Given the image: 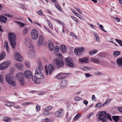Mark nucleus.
Wrapping results in <instances>:
<instances>
[{
  "label": "nucleus",
  "mask_w": 122,
  "mask_h": 122,
  "mask_svg": "<svg viewBox=\"0 0 122 122\" xmlns=\"http://www.w3.org/2000/svg\"><path fill=\"white\" fill-rule=\"evenodd\" d=\"M19 6L20 7L23 9L24 10H26L27 9L26 7L21 5H20Z\"/></svg>",
  "instance_id": "obj_60"
},
{
  "label": "nucleus",
  "mask_w": 122,
  "mask_h": 122,
  "mask_svg": "<svg viewBox=\"0 0 122 122\" xmlns=\"http://www.w3.org/2000/svg\"><path fill=\"white\" fill-rule=\"evenodd\" d=\"M85 49L83 47H81L76 48L74 50V52L75 54L78 56L82 54L84 51Z\"/></svg>",
  "instance_id": "obj_8"
},
{
  "label": "nucleus",
  "mask_w": 122,
  "mask_h": 122,
  "mask_svg": "<svg viewBox=\"0 0 122 122\" xmlns=\"http://www.w3.org/2000/svg\"><path fill=\"white\" fill-rule=\"evenodd\" d=\"M54 32H52L53 31H48V32L51 34L52 35H55V34H57L58 33V31H53Z\"/></svg>",
  "instance_id": "obj_37"
},
{
  "label": "nucleus",
  "mask_w": 122,
  "mask_h": 122,
  "mask_svg": "<svg viewBox=\"0 0 122 122\" xmlns=\"http://www.w3.org/2000/svg\"><path fill=\"white\" fill-rule=\"evenodd\" d=\"M83 103L86 105L87 106V105L88 103V102L86 100H84L83 101Z\"/></svg>",
  "instance_id": "obj_57"
},
{
  "label": "nucleus",
  "mask_w": 122,
  "mask_h": 122,
  "mask_svg": "<svg viewBox=\"0 0 122 122\" xmlns=\"http://www.w3.org/2000/svg\"><path fill=\"white\" fill-rule=\"evenodd\" d=\"M24 75L25 77L27 79H30L33 77L32 72L28 70H26L24 72Z\"/></svg>",
  "instance_id": "obj_10"
},
{
  "label": "nucleus",
  "mask_w": 122,
  "mask_h": 122,
  "mask_svg": "<svg viewBox=\"0 0 122 122\" xmlns=\"http://www.w3.org/2000/svg\"><path fill=\"white\" fill-rule=\"evenodd\" d=\"M67 81L65 80H63L61 81L60 85L63 87H65L67 85Z\"/></svg>",
  "instance_id": "obj_21"
},
{
  "label": "nucleus",
  "mask_w": 122,
  "mask_h": 122,
  "mask_svg": "<svg viewBox=\"0 0 122 122\" xmlns=\"http://www.w3.org/2000/svg\"><path fill=\"white\" fill-rule=\"evenodd\" d=\"M15 77L17 78L19 81L22 85H24V79L23 76V73L19 72L17 73L15 76Z\"/></svg>",
  "instance_id": "obj_6"
},
{
  "label": "nucleus",
  "mask_w": 122,
  "mask_h": 122,
  "mask_svg": "<svg viewBox=\"0 0 122 122\" xmlns=\"http://www.w3.org/2000/svg\"><path fill=\"white\" fill-rule=\"evenodd\" d=\"M114 19H115L116 20L117 22H119L120 21V19L118 17H116L114 18Z\"/></svg>",
  "instance_id": "obj_61"
},
{
  "label": "nucleus",
  "mask_w": 122,
  "mask_h": 122,
  "mask_svg": "<svg viewBox=\"0 0 122 122\" xmlns=\"http://www.w3.org/2000/svg\"><path fill=\"white\" fill-rule=\"evenodd\" d=\"M48 68L49 73L50 75H51L54 70V66L52 64L49 65L48 66Z\"/></svg>",
  "instance_id": "obj_19"
},
{
  "label": "nucleus",
  "mask_w": 122,
  "mask_h": 122,
  "mask_svg": "<svg viewBox=\"0 0 122 122\" xmlns=\"http://www.w3.org/2000/svg\"><path fill=\"white\" fill-rule=\"evenodd\" d=\"M65 61L66 64L67 66L71 68L74 67L73 61L70 57H68L66 58L65 59Z\"/></svg>",
  "instance_id": "obj_9"
},
{
  "label": "nucleus",
  "mask_w": 122,
  "mask_h": 122,
  "mask_svg": "<svg viewBox=\"0 0 122 122\" xmlns=\"http://www.w3.org/2000/svg\"><path fill=\"white\" fill-rule=\"evenodd\" d=\"M45 71L46 73L47 74V75H48V71L47 69V65H46L45 66Z\"/></svg>",
  "instance_id": "obj_55"
},
{
  "label": "nucleus",
  "mask_w": 122,
  "mask_h": 122,
  "mask_svg": "<svg viewBox=\"0 0 122 122\" xmlns=\"http://www.w3.org/2000/svg\"><path fill=\"white\" fill-rule=\"evenodd\" d=\"M111 101V100L109 98L107 99L104 102L106 104H108Z\"/></svg>",
  "instance_id": "obj_51"
},
{
  "label": "nucleus",
  "mask_w": 122,
  "mask_h": 122,
  "mask_svg": "<svg viewBox=\"0 0 122 122\" xmlns=\"http://www.w3.org/2000/svg\"><path fill=\"white\" fill-rule=\"evenodd\" d=\"M118 110L120 112L122 113V107H119L117 108Z\"/></svg>",
  "instance_id": "obj_59"
},
{
  "label": "nucleus",
  "mask_w": 122,
  "mask_h": 122,
  "mask_svg": "<svg viewBox=\"0 0 122 122\" xmlns=\"http://www.w3.org/2000/svg\"><path fill=\"white\" fill-rule=\"evenodd\" d=\"M116 41L119 44L120 46L122 47V41L117 39H115Z\"/></svg>",
  "instance_id": "obj_38"
},
{
  "label": "nucleus",
  "mask_w": 122,
  "mask_h": 122,
  "mask_svg": "<svg viewBox=\"0 0 122 122\" xmlns=\"http://www.w3.org/2000/svg\"><path fill=\"white\" fill-rule=\"evenodd\" d=\"M38 65V67L36 69L35 77L37 79H41L44 78L43 73V67L41 62L40 61L37 62Z\"/></svg>",
  "instance_id": "obj_1"
},
{
  "label": "nucleus",
  "mask_w": 122,
  "mask_h": 122,
  "mask_svg": "<svg viewBox=\"0 0 122 122\" xmlns=\"http://www.w3.org/2000/svg\"><path fill=\"white\" fill-rule=\"evenodd\" d=\"M10 61H8L0 64V70H3L7 68L10 66Z\"/></svg>",
  "instance_id": "obj_7"
},
{
  "label": "nucleus",
  "mask_w": 122,
  "mask_h": 122,
  "mask_svg": "<svg viewBox=\"0 0 122 122\" xmlns=\"http://www.w3.org/2000/svg\"><path fill=\"white\" fill-rule=\"evenodd\" d=\"M81 114H79L77 113L75 116L74 119L75 121H76L77 119H78V118L80 116Z\"/></svg>",
  "instance_id": "obj_48"
},
{
  "label": "nucleus",
  "mask_w": 122,
  "mask_h": 122,
  "mask_svg": "<svg viewBox=\"0 0 122 122\" xmlns=\"http://www.w3.org/2000/svg\"><path fill=\"white\" fill-rule=\"evenodd\" d=\"M101 105V103H99L97 104L96 105V107H100V106Z\"/></svg>",
  "instance_id": "obj_62"
},
{
  "label": "nucleus",
  "mask_w": 122,
  "mask_h": 122,
  "mask_svg": "<svg viewBox=\"0 0 122 122\" xmlns=\"http://www.w3.org/2000/svg\"><path fill=\"white\" fill-rule=\"evenodd\" d=\"M99 116V118L97 120L98 121H101L102 122H107V119H108L110 121H112L111 117L108 114H107L106 112L105 111H99L98 113L97 114V116Z\"/></svg>",
  "instance_id": "obj_2"
},
{
  "label": "nucleus",
  "mask_w": 122,
  "mask_h": 122,
  "mask_svg": "<svg viewBox=\"0 0 122 122\" xmlns=\"http://www.w3.org/2000/svg\"><path fill=\"white\" fill-rule=\"evenodd\" d=\"M25 64L28 67H30V63L28 61H26L25 62Z\"/></svg>",
  "instance_id": "obj_52"
},
{
  "label": "nucleus",
  "mask_w": 122,
  "mask_h": 122,
  "mask_svg": "<svg viewBox=\"0 0 122 122\" xmlns=\"http://www.w3.org/2000/svg\"><path fill=\"white\" fill-rule=\"evenodd\" d=\"M75 15L80 19H82V16L77 13V12L76 13Z\"/></svg>",
  "instance_id": "obj_49"
},
{
  "label": "nucleus",
  "mask_w": 122,
  "mask_h": 122,
  "mask_svg": "<svg viewBox=\"0 0 122 122\" xmlns=\"http://www.w3.org/2000/svg\"><path fill=\"white\" fill-rule=\"evenodd\" d=\"M59 47L57 46H56L55 47V52H58L59 51Z\"/></svg>",
  "instance_id": "obj_50"
},
{
  "label": "nucleus",
  "mask_w": 122,
  "mask_h": 122,
  "mask_svg": "<svg viewBox=\"0 0 122 122\" xmlns=\"http://www.w3.org/2000/svg\"><path fill=\"white\" fill-rule=\"evenodd\" d=\"M5 105L11 107L13 106L14 105V104L10 102H7L5 104Z\"/></svg>",
  "instance_id": "obj_34"
},
{
  "label": "nucleus",
  "mask_w": 122,
  "mask_h": 122,
  "mask_svg": "<svg viewBox=\"0 0 122 122\" xmlns=\"http://www.w3.org/2000/svg\"><path fill=\"white\" fill-rule=\"evenodd\" d=\"M24 43L25 46L29 47L31 50L34 48L33 45L32 44V40L30 38H27L24 40Z\"/></svg>",
  "instance_id": "obj_5"
},
{
  "label": "nucleus",
  "mask_w": 122,
  "mask_h": 122,
  "mask_svg": "<svg viewBox=\"0 0 122 122\" xmlns=\"http://www.w3.org/2000/svg\"><path fill=\"white\" fill-rule=\"evenodd\" d=\"M79 61L80 63H89V60L88 58L84 57L79 59Z\"/></svg>",
  "instance_id": "obj_17"
},
{
  "label": "nucleus",
  "mask_w": 122,
  "mask_h": 122,
  "mask_svg": "<svg viewBox=\"0 0 122 122\" xmlns=\"http://www.w3.org/2000/svg\"><path fill=\"white\" fill-rule=\"evenodd\" d=\"M64 115L63 110L61 109H59L55 113V115L57 117H61Z\"/></svg>",
  "instance_id": "obj_12"
},
{
  "label": "nucleus",
  "mask_w": 122,
  "mask_h": 122,
  "mask_svg": "<svg viewBox=\"0 0 122 122\" xmlns=\"http://www.w3.org/2000/svg\"><path fill=\"white\" fill-rule=\"evenodd\" d=\"M91 59L92 61L94 62H100L98 59L94 58L93 57H92Z\"/></svg>",
  "instance_id": "obj_35"
},
{
  "label": "nucleus",
  "mask_w": 122,
  "mask_h": 122,
  "mask_svg": "<svg viewBox=\"0 0 122 122\" xmlns=\"http://www.w3.org/2000/svg\"><path fill=\"white\" fill-rule=\"evenodd\" d=\"M14 58L15 60L20 61L23 60V57L20 56V54L18 52L15 53Z\"/></svg>",
  "instance_id": "obj_13"
},
{
  "label": "nucleus",
  "mask_w": 122,
  "mask_h": 122,
  "mask_svg": "<svg viewBox=\"0 0 122 122\" xmlns=\"http://www.w3.org/2000/svg\"><path fill=\"white\" fill-rule=\"evenodd\" d=\"M71 17L73 20H74L76 21V22H78V20L77 19H76V18L75 17H74L73 16H71Z\"/></svg>",
  "instance_id": "obj_54"
},
{
  "label": "nucleus",
  "mask_w": 122,
  "mask_h": 122,
  "mask_svg": "<svg viewBox=\"0 0 122 122\" xmlns=\"http://www.w3.org/2000/svg\"><path fill=\"white\" fill-rule=\"evenodd\" d=\"M4 48L6 49L7 52H9V47L7 41H5L4 42Z\"/></svg>",
  "instance_id": "obj_26"
},
{
  "label": "nucleus",
  "mask_w": 122,
  "mask_h": 122,
  "mask_svg": "<svg viewBox=\"0 0 122 122\" xmlns=\"http://www.w3.org/2000/svg\"><path fill=\"white\" fill-rule=\"evenodd\" d=\"M93 34L95 36L96 40L98 42H100V40L99 39L98 35L96 33H95L94 32H93Z\"/></svg>",
  "instance_id": "obj_30"
},
{
  "label": "nucleus",
  "mask_w": 122,
  "mask_h": 122,
  "mask_svg": "<svg viewBox=\"0 0 122 122\" xmlns=\"http://www.w3.org/2000/svg\"><path fill=\"white\" fill-rule=\"evenodd\" d=\"M93 114V112H91L88 114L87 117L88 119H90L91 117L92 116Z\"/></svg>",
  "instance_id": "obj_47"
},
{
  "label": "nucleus",
  "mask_w": 122,
  "mask_h": 122,
  "mask_svg": "<svg viewBox=\"0 0 122 122\" xmlns=\"http://www.w3.org/2000/svg\"><path fill=\"white\" fill-rule=\"evenodd\" d=\"M56 21L58 23L60 24L61 25H64V23L60 20L58 19H56Z\"/></svg>",
  "instance_id": "obj_43"
},
{
  "label": "nucleus",
  "mask_w": 122,
  "mask_h": 122,
  "mask_svg": "<svg viewBox=\"0 0 122 122\" xmlns=\"http://www.w3.org/2000/svg\"><path fill=\"white\" fill-rule=\"evenodd\" d=\"M62 25L63 28L62 30H66L67 25L64 23V25Z\"/></svg>",
  "instance_id": "obj_45"
},
{
  "label": "nucleus",
  "mask_w": 122,
  "mask_h": 122,
  "mask_svg": "<svg viewBox=\"0 0 122 122\" xmlns=\"http://www.w3.org/2000/svg\"><path fill=\"white\" fill-rule=\"evenodd\" d=\"M121 52L119 51H114L113 53L114 57H117L119 56Z\"/></svg>",
  "instance_id": "obj_29"
},
{
  "label": "nucleus",
  "mask_w": 122,
  "mask_h": 122,
  "mask_svg": "<svg viewBox=\"0 0 122 122\" xmlns=\"http://www.w3.org/2000/svg\"><path fill=\"white\" fill-rule=\"evenodd\" d=\"M53 107L51 106H49L47 107H46L45 109L48 111H51V109H52Z\"/></svg>",
  "instance_id": "obj_41"
},
{
  "label": "nucleus",
  "mask_w": 122,
  "mask_h": 122,
  "mask_svg": "<svg viewBox=\"0 0 122 122\" xmlns=\"http://www.w3.org/2000/svg\"><path fill=\"white\" fill-rule=\"evenodd\" d=\"M81 69L84 71H90V70L89 68L87 67L86 66H82L81 67Z\"/></svg>",
  "instance_id": "obj_36"
},
{
  "label": "nucleus",
  "mask_w": 122,
  "mask_h": 122,
  "mask_svg": "<svg viewBox=\"0 0 122 122\" xmlns=\"http://www.w3.org/2000/svg\"><path fill=\"white\" fill-rule=\"evenodd\" d=\"M43 114L45 116H47L51 114L50 112L45 109L42 112Z\"/></svg>",
  "instance_id": "obj_27"
},
{
  "label": "nucleus",
  "mask_w": 122,
  "mask_h": 122,
  "mask_svg": "<svg viewBox=\"0 0 122 122\" xmlns=\"http://www.w3.org/2000/svg\"><path fill=\"white\" fill-rule=\"evenodd\" d=\"M64 73H60L57 75V77L58 79H63L64 78V76H63Z\"/></svg>",
  "instance_id": "obj_25"
},
{
  "label": "nucleus",
  "mask_w": 122,
  "mask_h": 122,
  "mask_svg": "<svg viewBox=\"0 0 122 122\" xmlns=\"http://www.w3.org/2000/svg\"><path fill=\"white\" fill-rule=\"evenodd\" d=\"M36 110L37 111H39L40 110V107L38 105H37L36 106Z\"/></svg>",
  "instance_id": "obj_64"
},
{
  "label": "nucleus",
  "mask_w": 122,
  "mask_h": 122,
  "mask_svg": "<svg viewBox=\"0 0 122 122\" xmlns=\"http://www.w3.org/2000/svg\"><path fill=\"white\" fill-rule=\"evenodd\" d=\"M44 121L45 122H51L50 120L47 118L45 119Z\"/></svg>",
  "instance_id": "obj_58"
},
{
  "label": "nucleus",
  "mask_w": 122,
  "mask_h": 122,
  "mask_svg": "<svg viewBox=\"0 0 122 122\" xmlns=\"http://www.w3.org/2000/svg\"><path fill=\"white\" fill-rule=\"evenodd\" d=\"M116 62L119 66L122 67V57L117 59Z\"/></svg>",
  "instance_id": "obj_22"
},
{
  "label": "nucleus",
  "mask_w": 122,
  "mask_h": 122,
  "mask_svg": "<svg viewBox=\"0 0 122 122\" xmlns=\"http://www.w3.org/2000/svg\"><path fill=\"white\" fill-rule=\"evenodd\" d=\"M55 6L60 11H61V8L60 6L57 4H55Z\"/></svg>",
  "instance_id": "obj_46"
},
{
  "label": "nucleus",
  "mask_w": 122,
  "mask_h": 122,
  "mask_svg": "<svg viewBox=\"0 0 122 122\" xmlns=\"http://www.w3.org/2000/svg\"><path fill=\"white\" fill-rule=\"evenodd\" d=\"M4 78L1 75H0V81L2 84L4 82Z\"/></svg>",
  "instance_id": "obj_44"
},
{
  "label": "nucleus",
  "mask_w": 122,
  "mask_h": 122,
  "mask_svg": "<svg viewBox=\"0 0 122 122\" xmlns=\"http://www.w3.org/2000/svg\"><path fill=\"white\" fill-rule=\"evenodd\" d=\"M82 99L81 98L78 96H76L74 98V100L76 101H80Z\"/></svg>",
  "instance_id": "obj_42"
},
{
  "label": "nucleus",
  "mask_w": 122,
  "mask_h": 122,
  "mask_svg": "<svg viewBox=\"0 0 122 122\" xmlns=\"http://www.w3.org/2000/svg\"><path fill=\"white\" fill-rule=\"evenodd\" d=\"M43 41V38L42 36L41 35L39 36V39L38 40V46L40 47L42 45Z\"/></svg>",
  "instance_id": "obj_16"
},
{
  "label": "nucleus",
  "mask_w": 122,
  "mask_h": 122,
  "mask_svg": "<svg viewBox=\"0 0 122 122\" xmlns=\"http://www.w3.org/2000/svg\"><path fill=\"white\" fill-rule=\"evenodd\" d=\"M99 27L100 28L101 30H104L103 29V26L102 25H99Z\"/></svg>",
  "instance_id": "obj_63"
},
{
  "label": "nucleus",
  "mask_w": 122,
  "mask_h": 122,
  "mask_svg": "<svg viewBox=\"0 0 122 122\" xmlns=\"http://www.w3.org/2000/svg\"><path fill=\"white\" fill-rule=\"evenodd\" d=\"M48 47L49 49L51 51H53L54 49V46L52 42L50 41H48Z\"/></svg>",
  "instance_id": "obj_18"
},
{
  "label": "nucleus",
  "mask_w": 122,
  "mask_h": 122,
  "mask_svg": "<svg viewBox=\"0 0 122 122\" xmlns=\"http://www.w3.org/2000/svg\"><path fill=\"white\" fill-rule=\"evenodd\" d=\"M112 119L115 121H117L119 120V116H113L112 117Z\"/></svg>",
  "instance_id": "obj_31"
},
{
  "label": "nucleus",
  "mask_w": 122,
  "mask_h": 122,
  "mask_svg": "<svg viewBox=\"0 0 122 122\" xmlns=\"http://www.w3.org/2000/svg\"><path fill=\"white\" fill-rule=\"evenodd\" d=\"M66 47L64 45H62L60 46V49L63 52H65L66 50Z\"/></svg>",
  "instance_id": "obj_28"
},
{
  "label": "nucleus",
  "mask_w": 122,
  "mask_h": 122,
  "mask_svg": "<svg viewBox=\"0 0 122 122\" xmlns=\"http://www.w3.org/2000/svg\"><path fill=\"white\" fill-rule=\"evenodd\" d=\"M15 22L17 23L18 24V25L20 27H23L25 25V24H24V23L21 22H17L16 21H15Z\"/></svg>",
  "instance_id": "obj_40"
},
{
  "label": "nucleus",
  "mask_w": 122,
  "mask_h": 122,
  "mask_svg": "<svg viewBox=\"0 0 122 122\" xmlns=\"http://www.w3.org/2000/svg\"><path fill=\"white\" fill-rule=\"evenodd\" d=\"M32 50H31L30 51L29 54V57L31 59L34 58L36 56L35 51Z\"/></svg>",
  "instance_id": "obj_15"
},
{
  "label": "nucleus",
  "mask_w": 122,
  "mask_h": 122,
  "mask_svg": "<svg viewBox=\"0 0 122 122\" xmlns=\"http://www.w3.org/2000/svg\"><path fill=\"white\" fill-rule=\"evenodd\" d=\"M15 71V68L13 67H11L9 70L11 74H12Z\"/></svg>",
  "instance_id": "obj_39"
},
{
  "label": "nucleus",
  "mask_w": 122,
  "mask_h": 122,
  "mask_svg": "<svg viewBox=\"0 0 122 122\" xmlns=\"http://www.w3.org/2000/svg\"><path fill=\"white\" fill-rule=\"evenodd\" d=\"M2 119L3 120L6 122H10L11 121L10 119L6 117H3Z\"/></svg>",
  "instance_id": "obj_33"
},
{
  "label": "nucleus",
  "mask_w": 122,
  "mask_h": 122,
  "mask_svg": "<svg viewBox=\"0 0 122 122\" xmlns=\"http://www.w3.org/2000/svg\"><path fill=\"white\" fill-rule=\"evenodd\" d=\"M9 39L10 41V43L12 47L15 48L16 45V42L15 40L16 37L15 35L13 33L11 32L9 33L8 35Z\"/></svg>",
  "instance_id": "obj_3"
},
{
  "label": "nucleus",
  "mask_w": 122,
  "mask_h": 122,
  "mask_svg": "<svg viewBox=\"0 0 122 122\" xmlns=\"http://www.w3.org/2000/svg\"><path fill=\"white\" fill-rule=\"evenodd\" d=\"M6 81L12 86H15L16 85L15 81L13 79V76L11 74H7L5 76Z\"/></svg>",
  "instance_id": "obj_4"
},
{
  "label": "nucleus",
  "mask_w": 122,
  "mask_h": 122,
  "mask_svg": "<svg viewBox=\"0 0 122 122\" xmlns=\"http://www.w3.org/2000/svg\"><path fill=\"white\" fill-rule=\"evenodd\" d=\"M15 67L19 70H22L23 69V65L21 63H17L16 64Z\"/></svg>",
  "instance_id": "obj_20"
},
{
  "label": "nucleus",
  "mask_w": 122,
  "mask_h": 122,
  "mask_svg": "<svg viewBox=\"0 0 122 122\" xmlns=\"http://www.w3.org/2000/svg\"><path fill=\"white\" fill-rule=\"evenodd\" d=\"M85 75L87 77H89L92 76V75H90L89 73H85Z\"/></svg>",
  "instance_id": "obj_56"
},
{
  "label": "nucleus",
  "mask_w": 122,
  "mask_h": 122,
  "mask_svg": "<svg viewBox=\"0 0 122 122\" xmlns=\"http://www.w3.org/2000/svg\"><path fill=\"white\" fill-rule=\"evenodd\" d=\"M6 56L5 53L3 51H2L0 54V61L4 59Z\"/></svg>",
  "instance_id": "obj_24"
},
{
  "label": "nucleus",
  "mask_w": 122,
  "mask_h": 122,
  "mask_svg": "<svg viewBox=\"0 0 122 122\" xmlns=\"http://www.w3.org/2000/svg\"><path fill=\"white\" fill-rule=\"evenodd\" d=\"M97 52V50H93L89 52V54L90 55H92L94 54H95Z\"/></svg>",
  "instance_id": "obj_32"
},
{
  "label": "nucleus",
  "mask_w": 122,
  "mask_h": 122,
  "mask_svg": "<svg viewBox=\"0 0 122 122\" xmlns=\"http://www.w3.org/2000/svg\"><path fill=\"white\" fill-rule=\"evenodd\" d=\"M7 20V18L6 17L1 15H0V20L1 22L5 23H6Z\"/></svg>",
  "instance_id": "obj_23"
},
{
  "label": "nucleus",
  "mask_w": 122,
  "mask_h": 122,
  "mask_svg": "<svg viewBox=\"0 0 122 122\" xmlns=\"http://www.w3.org/2000/svg\"><path fill=\"white\" fill-rule=\"evenodd\" d=\"M53 63L54 64H56V65L60 67L62 66L64 64L62 60L60 61L57 58L55 59L53 61Z\"/></svg>",
  "instance_id": "obj_11"
},
{
  "label": "nucleus",
  "mask_w": 122,
  "mask_h": 122,
  "mask_svg": "<svg viewBox=\"0 0 122 122\" xmlns=\"http://www.w3.org/2000/svg\"><path fill=\"white\" fill-rule=\"evenodd\" d=\"M36 12L38 14L41 15H42L43 14V13L41 10L39 11H37Z\"/></svg>",
  "instance_id": "obj_53"
},
{
  "label": "nucleus",
  "mask_w": 122,
  "mask_h": 122,
  "mask_svg": "<svg viewBox=\"0 0 122 122\" xmlns=\"http://www.w3.org/2000/svg\"><path fill=\"white\" fill-rule=\"evenodd\" d=\"M30 35L32 38L34 40H36L38 37V34L37 31H32Z\"/></svg>",
  "instance_id": "obj_14"
}]
</instances>
